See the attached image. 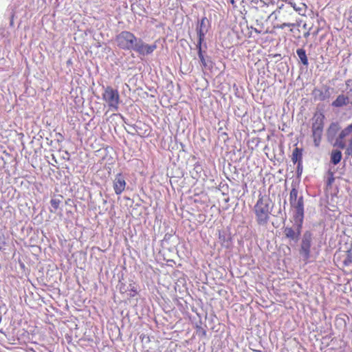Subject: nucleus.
<instances>
[{"instance_id": "obj_10", "label": "nucleus", "mask_w": 352, "mask_h": 352, "mask_svg": "<svg viewBox=\"0 0 352 352\" xmlns=\"http://www.w3.org/2000/svg\"><path fill=\"white\" fill-rule=\"evenodd\" d=\"M126 186L124 177L122 173H118L115 176L113 180V187L116 194L120 195L124 191Z\"/></svg>"}, {"instance_id": "obj_13", "label": "nucleus", "mask_w": 352, "mask_h": 352, "mask_svg": "<svg viewBox=\"0 0 352 352\" xmlns=\"http://www.w3.org/2000/svg\"><path fill=\"white\" fill-rule=\"evenodd\" d=\"M63 197L60 195H54L51 200H50V204L52 208V210H50L51 212H56L58 209H60V206L62 203Z\"/></svg>"}, {"instance_id": "obj_17", "label": "nucleus", "mask_w": 352, "mask_h": 352, "mask_svg": "<svg viewBox=\"0 0 352 352\" xmlns=\"http://www.w3.org/2000/svg\"><path fill=\"white\" fill-rule=\"evenodd\" d=\"M296 54L300 58L301 63L307 66L309 65V60L307 59V56L306 54V51L304 49H298L296 51Z\"/></svg>"}, {"instance_id": "obj_5", "label": "nucleus", "mask_w": 352, "mask_h": 352, "mask_svg": "<svg viewBox=\"0 0 352 352\" xmlns=\"http://www.w3.org/2000/svg\"><path fill=\"white\" fill-rule=\"evenodd\" d=\"M138 37L129 31H122L116 37L118 47L123 50H133Z\"/></svg>"}, {"instance_id": "obj_26", "label": "nucleus", "mask_w": 352, "mask_h": 352, "mask_svg": "<svg viewBox=\"0 0 352 352\" xmlns=\"http://www.w3.org/2000/svg\"><path fill=\"white\" fill-rule=\"evenodd\" d=\"M339 127V124L338 123H332L331 125H330V129H338Z\"/></svg>"}, {"instance_id": "obj_14", "label": "nucleus", "mask_w": 352, "mask_h": 352, "mask_svg": "<svg viewBox=\"0 0 352 352\" xmlns=\"http://www.w3.org/2000/svg\"><path fill=\"white\" fill-rule=\"evenodd\" d=\"M349 102V98L344 94H340L337 96L336 99L333 101L332 105L336 108H340V107L348 104Z\"/></svg>"}, {"instance_id": "obj_19", "label": "nucleus", "mask_w": 352, "mask_h": 352, "mask_svg": "<svg viewBox=\"0 0 352 352\" xmlns=\"http://www.w3.org/2000/svg\"><path fill=\"white\" fill-rule=\"evenodd\" d=\"M351 133H352V128H351V125L349 124L340 131V135H338V140H343L344 138L349 135Z\"/></svg>"}, {"instance_id": "obj_6", "label": "nucleus", "mask_w": 352, "mask_h": 352, "mask_svg": "<svg viewBox=\"0 0 352 352\" xmlns=\"http://www.w3.org/2000/svg\"><path fill=\"white\" fill-rule=\"evenodd\" d=\"M102 99L107 103L109 109L118 111L120 97L119 91L111 87H107L102 94Z\"/></svg>"}, {"instance_id": "obj_32", "label": "nucleus", "mask_w": 352, "mask_h": 352, "mask_svg": "<svg viewBox=\"0 0 352 352\" xmlns=\"http://www.w3.org/2000/svg\"><path fill=\"white\" fill-rule=\"evenodd\" d=\"M1 246H0V250H1Z\"/></svg>"}, {"instance_id": "obj_15", "label": "nucleus", "mask_w": 352, "mask_h": 352, "mask_svg": "<svg viewBox=\"0 0 352 352\" xmlns=\"http://www.w3.org/2000/svg\"><path fill=\"white\" fill-rule=\"evenodd\" d=\"M302 152L303 150L300 148H295L292 152V161L294 164L298 163V165H300L302 162Z\"/></svg>"}, {"instance_id": "obj_1", "label": "nucleus", "mask_w": 352, "mask_h": 352, "mask_svg": "<svg viewBox=\"0 0 352 352\" xmlns=\"http://www.w3.org/2000/svg\"><path fill=\"white\" fill-rule=\"evenodd\" d=\"M274 209V202L268 195L259 194L254 206L256 223L260 226L267 225L270 220Z\"/></svg>"}, {"instance_id": "obj_23", "label": "nucleus", "mask_w": 352, "mask_h": 352, "mask_svg": "<svg viewBox=\"0 0 352 352\" xmlns=\"http://www.w3.org/2000/svg\"><path fill=\"white\" fill-rule=\"evenodd\" d=\"M130 287L131 288L129 289V293L128 294V295L131 297H133L138 294L137 289L132 285H130Z\"/></svg>"}, {"instance_id": "obj_7", "label": "nucleus", "mask_w": 352, "mask_h": 352, "mask_svg": "<svg viewBox=\"0 0 352 352\" xmlns=\"http://www.w3.org/2000/svg\"><path fill=\"white\" fill-rule=\"evenodd\" d=\"M335 263L340 269H345L352 263V250L348 248L342 250L340 248L334 254Z\"/></svg>"}, {"instance_id": "obj_28", "label": "nucleus", "mask_w": 352, "mask_h": 352, "mask_svg": "<svg viewBox=\"0 0 352 352\" xmlns=\"http://www.w3.org/2000/svg\"><path fill=\"white\" fill-rule=\"evenodd\" d=\"M120 291H121L122 293H124L126 292V290L124 289L122 287H120Z\"/></svg>"}, {"instance_id": "obj_11", "label": "nucleus", "mask_w": 352, "mask_h": 352, "mask_svg": "<svg viewBox=\"0 0 352 352\" xmlns=\"http://www.w3.org/2000/svg\"><path fill=\"white\" fill-rule=\"evenodd\" d=\"M301 224L298 225L297 230H294L291 227H286L283 230V232L287 239L294 242H297L299 240V237L301 233Z\"/></svg>"}, {"instance_id": "obj_9", "label": "nucleus", "mask_w": 352, "mask_h": 352, "mask_svg": "<svg viewBox=\"0 0 352 352\" xmlns=\"http://www.w3.org/2000/svg\"><path fill=\"white\" fill-rule=\"evenodd\" d=\"M156 47L155 44H146V43H144L142 38H138L133 51L140 55L145 56L153 53Z\"/></svg>"}, {"instance_id": "obj_29", "label": "nucleus", "mask_w": 352, "mask_h": 352, "mask_svg": "<svg viewBox=\"0 0 352 352\" xmlns=\"http://www.w3.org/2000/svg\"><path fill=\"white\" fill-rule=\"evenodd\" d=\"M230 2L234 6H236L235 5V1L234 0H230Z\"/></svg>"}, {"instance_id": "obj_4", "label": "nucleus", "mask_w": 352, "mask_h": 352, "mask_svg": "<svg viewBox=\"0 0 352 352\" xmlns=\"http://www.w3.org/2000/svg\"><path fill=\"white\" fill-rule=\"evenodd\" d=\"M293 12L289 7L279 6L271 16H275V19L280 22V24H276L274 26L275 29H283L286 27L294 28L296 24L290 23L289 20L293 15Z\"/></svg>"}, {"instance_id": "obj_16", "label": "nucleus", "mask_w": 352, "mask_h": 352, "mask_svg": "<svg viewBox=\"0 0 352 352\" xmlns=\"http://www.w3.org/2000/svg\"><path fill=\"white\" fill-rule=\"evenodd\" d=\"M285 1L289 4L296 12H298L300 14H302L301 12L306 8V5L303 3H300L299 5H297L294 2V0H285Z\"/></svg>"}, {"instance_id": "obj_12", "label": "nucleus", "mask_w": 352, "mask_h": 352, "mask_svg": "<svg viewBox=\"0 0 352 352\" xmlns=\"http://www.w3.org/2000/svg\"><path fill=\"white\" fill-rule=\"evenodd\" d=\"M207 23H208V19L206 17H203L197 27V32L199 38L198 42L199 43V45H201L204 40L205 35L208 32Z\"/></svg>"}, {"instance_id": "obj_18", "label": "nucleus", "mask_w": 352, "mask_h": 352, "mask_svg": "<svg viewBox=\"0 0 352 352\" xmlns=\"http://www.w3.org/2000/svg\"><path fill=\"white\" fill-rule=\"evenodd\" d=\"M342 158V153L339 150H333L331 153V161L333 164L340 163Z\"/></svg>"}, {"instance_id": "obj_25", "label": "nucleus", "mask_w": 352, "mask_h": 352, "mask_svg": "<svg viewBox=\"0 0 352 352\" xmlns=\"http://www.w3.org/2000/svg\"><path fill=\"white\" fill-rule=\"evenodd\" d=\"M348 21L352 24V6L350 7L348 12Z\"/></svg>"}, {"instance_id": "obj_2", "label": "nucleus", "mask_w": 352, "mask_h": 352, "mask_svg": "<svg viewBox=\"0 0 352 352\" xmlns=\"http://www.w3.org/2000/svg\"><path fill=\"white\" fill-rule=\"evenodd\" d=\"M289 201L291 208L295 210L294 215L295 221L302 223L305 215L304 198L302 195H299L296 188L292 187L291 189Z\"/></svg>"}, {"instance_id": "obj_30", "label": "nucleus", "mask_w": 352, "mask_h": 352, "mask_svg": "<svg viewBox=\"0 0 352 352\" xmlns=\"http://www.w3.org/2000/svg\"><path fill=\"white\" fill-rule=\"evenodd\" d=\"M350 125H351V128H352V123H351V124H350Z\"/></svg>"}, {"instance_id": "obj_3", "label": "nucleus", "mask_w": 352, "mask_h": 352, "mask_svg": "<svg viewBox=\"0 0 352 352\" xmlns=\"http://www.w3.org/2000/svg\"><path fill=\"white\" fill-rule=\"evenodd\" d=\"M325 116L323 113L317 111L311 118V135L316 146L320 145L324 125Z\"/></svg>"}, {"instance_id": "obj_21", "label": "nucleus", "mask_w": 352, "mask_h": 352, "mask_svg": "<svg viewBox=\"0 0 352 352\" xmlns=\"http://www.w3.org/2000/svg\"><path fill=\"white\" fill-rule=\"evenodd\" d=\"M344 155L347 157H352V138L349 140L348 145L344 151Z\"/></svg>"}, {"instance_id": "obj_31", "label": "nucleus", "mask_w": 352, "mask_h": 352, "mask_svg": "<svg viewBox=\"0 0 352 352\" xmlns=\"http://www.w3.org/2000/svg\"><path fill=\"white\" fill-rule=\"evenodd\" d=\"M350 125H351V128H352V123H351V124H350Z\"/></svg>"}, {"instance_id": "obj_20", "label": "nucleus", "mask_w": 352, "mask_h": 352, "mask_svg": "<svg viewBox=\"0 0 352 352\" xmlns=\"http://www.w3.org/2000/svg\"><path fill=\"white\" fill-rule=\"evenodd\" d=\"M197 47L198 48V56L199 58L202 63V65L206 67V62L205 60V58L203 55L202 51H201V44L199 45V43H197Z\"/></svg>"}, {"instance_id": "obj_27", "label": "nucleus", "mask_w": 352, "mask_h": 352, "mask_svg": "<svg viewBox=\"0 0 352 352\" xmlns=\"http://www.w3.org/2000/svg\"><path fill=\"white\" fill-rule=\"evenodd\" d=\"M309 35H310V32H309V31H307V32H305V34H304V36H305V38L309 37Z\"/></svg>"}, {"instance_id": "obj_24", "label": "nucleus", "mask_w": 352, "mask_h": 352, "mask_svg": "<svg viewBox=\"0 0 352 352\" xmlns=\"http://www.w3.org/2000/svg\"><path fill=\"white\" fill-rule=\"evenodd\" d=\"M338 144L340 148H346L345 143L342 141V139H340L339 140H338Z\"/></svg>"}, {"instance_id": "obj_8", "label": "nucleus", "mask_w": 352, "mask_h": 352, "mask_svg": "<svg viewBox=\"0 0 352 352\" xmlns=\"http://www.w3.org/2000/svg\"><path fill=\"white\" fill-rule=\"evenodd\" d=\"M311 244V234L310 232H306L304 234L301 243L300 254L305 261H307L310 258V248Z\"/></svg>"}, {"instance_id": "obj_22", "label": "nucleus", "mask_w": 352, "mask_h": 352, "mask_svg": "<svg viewBox=\"0 0 352 352\" xmlns=\"http://www.w3.org/2000/svg\"><path fill=\"white\" fill-rule=\"evenodd\" d=\"M329 176L327 181V186L331 187L335 182V177H334L333 173L332 172H329Z\"/></svg>"}]
</instances>
